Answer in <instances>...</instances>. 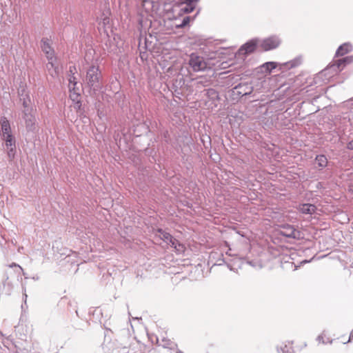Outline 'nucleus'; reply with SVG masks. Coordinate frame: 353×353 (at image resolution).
I'll use <instances>...</instances> for the list:
<instances>
[{"label":"nucleus","mask_w":353,"mask_h":353,"mask_svg":"<svg viewBox=\"0 0 353 353\" xmlns=\"http://www.w3.org/2000/svg\"><path fill=\"white\" fill-rule=\"evenodd\" d=\"M1 139L5 141L9 160L12 161L14 158L15 152H16L15 138L12 134H10L1 136Z\"/></svg>","instance_id":"39448f33"},{"label":"nucleus","mask_w":353,"mask_h":353,"mask_svg":"<svg viewBox=\"0 0 353 353\" xmlns=\"http://www.w3.org/2000/svg\"><path fill=\"white\" fill-rule=\"evenodd\" d=\"M281 43L280 39L275 36L268 37L264 39L261 47L265 51L276 48Z\"/></svg>","instance_id":"6e6552de"},{"label":"nucleus","mask_w":353,"mask_h":353,"mask_svg":"<svg viewBox=\"0 0 353 353\" xmlns=\"http://www.w3.org/2000/svg\"><path fill=\"white\" fill-rule=\"evenodd\" d=\"M280 349L282 353H290V350L291 349V347H288L287 345H285L283 346H281Z\"/></svg>","instance_id":"c85d7f7f"},{"label":"nucleus","mask_w":353,"mask_h":353,"mask_svg":"<svg viewBox=\"0 0 353 353\" xmlns=\"http://www.w3.org/2000/svg\"><path fill=\"white\" fill-rule=\"evenodd\" d=\"M69 91L70 99L72 101L75 102L77 105H82L81 102L80 101V94L79 92V88L70 86V89H69Z\"/></svg>","instance_id":"ddd939ff"},{"label":"nucleus","mask_w":353,"mask_h":353,"mask_svg":"<svg viewBox=\"0 0 353 353\" xmlns=\"http://www.w3.org/2000/svg\"><path fill=\"white\" fill-rule=\"evenodd\" d=\"M158 232L162 235V239L166 242H169L172 239V236L165 231H163L162 229H159Z\"/></svg>","instance_id":"6ab92c4d"},{"label":"nucleus","mask_w":353,"mask_h":353,"mask_svg":"<svg viewBox=\"0 0 353 353\" xmlns=\"http://www.w3.org/2000/svg\"><path fill=\"white\" fill-rule=\"evenodd\" d=\"M194 9H195V6L187 5V4H185V6L183 8H182L183 12L185 13H190V12H193Z\"/></svg>","instance_id":"4be33fe9"},{"label":"nucleus","mask_w":353,"mask_h":353,"mask_svg":"<svg viewBox=\"0 0 353 353\" xmlns=\"http://www.w3.org/2000/svg\"><path fill=\"white\" fill-rule=\"evenodd\" d=\"M188 63L194 72L204 70L208 67L204 58L194 53L190 55Z\"/></svg>","instance_id":"20e7f679"},{"label":"nucleus","mask_w":353,"mask_h":353,"mask_svg":"<svg viewBox=\"0 0 353 353\" xmlns=\"http://www.w3.org/2000/svg\"><path fill=\"white\" fill-rule=\"evenodd\" d=\"M199 0H183V2L187 5L195 6Z\"/></svg>","instance_id":"bb28decb"},{"label":"nucleus","mask_w":353,"mask_h":353,"mask_svg":"<svg viewBox=\"0 0 353 353\" xmlns=\"http://www.w3.org/2000/svg\"><path fill=\"white\" fill-rule=\"evenodd\" d=\"M353 62V56L345 57L338 59L335 62L320 72L321 75L328 76L327 78L333 77L334 74L341 72L345 65Z\"/></svg>","instance_id":"f03ea898"},{"label":"nucleus","mask_w":353,"mask_h":353,"mask_svg":"<svg viewBox=\"0 0 353 353\" xmlns=\"http://www.w3.org/2000/svg\"><path fill=\"white\" fill-rule=\"evenodd\" d=\"M190 22V17H185L183 19V21L181 24L177 25L179 28H184Z\"/></svg>","instance_id":"393cba45"},{"label":"nucleus","mask_w":353,"mask_h":353,"mask_svg":"<svg viewBox=\"0 0 353 353\" xmlns=\"http://www.w3.org/2000/svg\"><path fill=\"white\" fill-rule=\"evenodd\" d=\"M315 161L317 162L318 166L320 168H325L327 165V159L323 154L316 155Z\"/></svg>","instance_id":"a211bd4d"},{"label":"nucleus","mask_w":353,"mask_h":353,"mask_svg":"<svg viewBox=\"0 0 353 353\" xmlns=\"http://www.w3.org/2000/svg\"><path fill=\"white\" fill-rule=\"evenodd\" d=\"M317 339L319 341V342H321L322 341V343H325L324 341H323V336H319Z\"/></svg>","instance_id":"2f4dec72"},{"label":"nucleus","mask_w":353,"mask_h":353,"mask_svg":"<svg viewBox=\"0 0 353 353\" xmlns=\"http://www.w3.org/2000/svg\"><path fill=\"white\" fill-rule=\"evenodd\" d=\"M144 54H145V53H143V54H142V53H141V55H140V56H141V58L142 59H143V58H144Z\"/></svg>","instance_id":"f704fd0d"},{"label":"nucleus","mask_w":353,"mask_h":353,"mask_svg":"<svg viewBox=\"0 0 353 353\" xmlns=\"http://www.w3.org/2000/svg\"><path fill=\"white\" fill-rule=\"evenodd\" d=\"M46 68L48 70L49 74L52 77H56L58 75V70L57 67L54 65V63H53V59L48 60V63L46 64Z\"/></svg>","instance_id":"f3484780"},{"label":"nucleus","mask_w":353,"mask_h":353,"mask_svg":"<svg viewBox=\"0 0 353 353\" xmlns=\"http://www.w3.org/2000/svg\"><path fill=\"white\" fill-rule=\"evenodd\" d=\"M172 247L177 248V246L182 247V245L175 239L172 237V239L168 242Z\"/></svg>","instance_id":"5701e85b"},{"label":"nucleus","mask_w":353,"mask_h":353,"mask_svg":"<svg viewBox=\"0 0 353 353\" xmlns=\"http://www.w3.org/2000/svg\"><path fill=\"white\" fill-rule=\"evenodd\" d=\"M81 105H77V104L75 103V108H76L80 109V108H81Z\"/></svg>","instance_id":"72a5a7b5"},{"label":"nucleus","mask_w":353,"mask_h":353,"mask_svg":"<svg viewBox=\"0 0 353 353\" xmlns=\"http://www.w3.org/2000/svg\"><path fill=\"white\" fill-rule=\"evenodd\" d=\"M68 81H69V85H68L69 89H70V86L77 88V81L74 76L69 75Z\"/></svg>","instance_id":"412c9836"},{"label":"nucleus","mask_w":353,"mask_h":353,"mask_svg":"<svg viewBox=\"0 0 353 353\" xmlns=\"http://www.w3.org/2000/svg\"><path fill=\"white\" fill-rule=\"evenodd\" d=\"M352 49V46L349 43H345L340 46L336 52V57H340L343 56L345 54L350 52Z\"/></svg>","instance_id":"4468645a"},{"label":"nucleus","mask_w":353,"mask_h":353,"mask_svg":"<svg viewBox=\"0 0 353 353\" xmlns=\"http://www.w3.org/2000/svg\"><path fill=\"white\" fill-rule=\"evenodd\" d=\"M299 210L305 214H312L316 210V207L310 203H303L299 205Z\"/></svg>","instance_id":"f8f14e48"},{"label":"nucleus","mask_w":353,"mask_h":353,"mask_svg":"<svg viewBox=\"0 0 353 353\" xmlns=\"http://www.w3.org/2000/svg\"><path fill=\"white\" fill-rule=\"evenodd\" d=\"M30 101V100H28L26 99H23V110H26V109H32V107H30L29 106V104H28V102Z\"/></svg>","instance_id":"cd10ccee"},{"label":"nucleus","mask_w":353,"mask_h":353,"mask_svg":"<svg viewBox=\"0 0 353 353\" xmlns=\"http://www.w3.org/2000/svg\"><path fill=\"white\" fill-rule=\"evenodd\" d=\"M41 48L42 51L46 54L48 60L54 59V50L50 45V41L48 39H42L41 41Z\"/></svg>","instance_id":"9d476101"},{"label":"nucleus","mask_w":353,"mask_h":353,"mask_svg":"<svg viewBox=\"0 0 353 353\" xmlns=\"http://www.w3.org/2000/svg\"><path fill=\"white\" fill-rule=\"evenodd\" d=\"M352 339H353V331L350 333L349 340L347 342H350Z\"/></svg>","instance_id":"473e14b6"},{"label":"nucleus","mask_w":353,"mask_h":353,"mask_svg":"<svg viewBox=\"0 0 353 353\" xmlns=\"http://www.w3.org/2000/svg\"><path fill=\"white\" fill-rule=\"evenodd\" d=\"M204 92H205V95L210 99V100H212V101H216L219 99V94L218 92H216V90L213 89V88H208V89H205L204 90Z\"/></svg>","instance_id":"dca6fc26"},{"label":"nucleus","mask_w":353,"mask_h":353,"mask_svg":"<svg viewBox=\"0 0 353 353\" xmlns=\"http://www.w3.org/2000/svg\"><path fill=\"white\" fill-rule=\"evenodd\" d=\"M265 68L266 71L271 72L272 69L276 68V63L275 62H267L263 65Z\"/></svg>","instance_id":"aec40b11"},{"label":"nucleus","mask_w":353,"mask_h":353,"mask_svg":"<svg viewBox=\"0 0 353 353\" xmlns=\"http://www.w3.org/2000/svg\"><path fill=\"white\" fill-rule=\"evenodd\" d=\"M346 148H347L348 150H353V140L350 141L347 143V146H346Z\"/></svg>","instance_id":"7c9ffc66"},{"label":"nucleus","mask_w":353,"mask_h":353,"mask_svg":"<svg viewBox=\"0 0 353 353\" xmlns=\"http://www.w3.org/2000/svg\"><path fill=\"white\" fill-rule=\"evenodd\" d=\"M257 46L256 40L252 39L243 44L239 50L238 54L247 55L254 52Z\"/></svg>","instance_id":"1a4fd4ad"},{"label":"nucleus","mask_w":353,"mask_h":353,"mask_svg":"<svg viewBox=\"0 0 353 353\" xmlns=\"http://www.w3.org/2000/svg\"><path fill=\"white\" fill-rule=\"evenodd\" d=\"M84 83L89 89L88 92L91 96L97 94L101 90L103 76L99 65L92 64L88 68Z\"/></svg>","instance_id":"f257e3e1"},{"label":"nucleus","mask_w":353,"mask_h":353,"mask_svg":"<svg viewBox=\"0 0 353 353\" xmlns=\"http://www.w3.org/2000/svg\"><path fill=\"white\" fill-rule=\"evenodd\" d=\"M33 109L23 110V119L25 121L26 127L28 131H32L35 128V117L32 113Z\"/></svg>","instance_id":"423d86ee"},{"label":"nucleus","mask_w":353,"mask_h":353,"mask_svg":"<svg viewBox=\"0 0 353 353\" xmlns=\"http://www.w3.org/2000/svg\"><path fill=\"white\" fill-rule=\"evenodd\" d=\"M177 353H183L181 350H178Z\"/></svg>","instance_id":"e433bc0d"},{"label":"nucleus","mask_w":353,"mask_h":353,"mask_svg":"<svg viewBox=\"0 0 353 353\" xmlns=\"http://www.w3.org/2000/svg\"><path fill=\"white\" fill-rule=\"evenodd\" d=\"M24 297H25V302L26 301V299H27V294H24Z\"/></svg>","instance_id":"c9c22d12"},{"label":"nucleus","mask_w":353,"mask_h":353,"mask_svg":"<svg viewBox=\"0 0 353 353\" xmlns=\"http://www.w3.org/2000/svg\"><path fill=\"white\" fill-rule=\"evenodd\" d=\"M232 94L241 97L243 96L250 95L254 91V87L251 83H240L232 89Z\"/></svg>","instance_id":"7ed1b4c3"},{"label":"nucleus","mask_w":353,"mask_h":353,"mask_svg":"<svg viewBox=\"0 0 353 353\" xmlns=\"http://www.w3.org/2000/svg\"><path fill=\"white\" fill-rule=\"evenodd\" d=\"M211 84V80L208 77H201L197 79L195 83V88L196 90L201 89L203 88L208 87Z\"/></svg>","instance_id":"2eb2a0df"},{"label":"nucleus","mask_w":353,"mask_h":353,"mask_svg":"<svg viewBox=\"0 0 353 353\" xmlns=\"http://www.w3.org/2000/svg\"><path fill=\"white\" fill-rule=\"evenodd\" d=\"M0 124H1V136H4V135L12 134L10 122L6 117H1Z\"/></svg>","instance_id":"9b49d317"},{"label":"nucleus","mask_w":353,"mask_h":353,"mask_svg":"<svg viewBox=\"0 0 353 353\" xmlns=\"http://www.w3.org/2000/svg\"><path fill=\"white\" fill-rule=\"evenodd\" d=\"M280 234L285 237L294 239H299L301 235V232L299 230H296L294 226L289 224L281 225Z\"/></svg>","instance_id":"0eeeda50"},{"label":"nucleus","mask_w":353,"mask_h":353,"mask_svg":"<svg viewBox=\"0 0 353 353\" xmlns=\"http://www.w3.org/2000/svg\"><path fill=\"white\" fill-rule=\"evenodd\" d=\"M69 72L70 73V75L74 76V73L76 72V68H75V66H70V68H69Z\"/></svg>","instance_id":"c756f323"},{"label":"nucleus","mask_w":353,"mask_h":353,"mask_svg":"<svg viewBox=\"0 0 353 353\" xmlns=\"http://www.w3.org/2000/svg\"><path fill=\"white\" fill-rule=\"evenodd\" d=\"M300 63V61L299 59L293 60L289 63H287V65H290V68H294L297 66Z\"/></svg>","instance_id":"a878e982"},{"label":"nucleus","mask_w":353,"mask_h":353,"mask_svg":"<svg viewBox=\"0 0 353 353\" xmlns=\"http://www.w3.org/2000/svg\"><path fill=\"white\" fill-rule=\"evenodd\" d=\"M161 137L167 143H170V134L168 130L163 131L161 133Z\"/></svg>","instance_id":"b1692460"}]
</instances>
